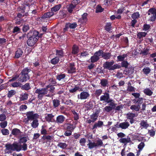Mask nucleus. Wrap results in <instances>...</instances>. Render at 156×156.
Instances as JSON below:
<instances>
[{"label": "nucleus", "mask_w": 156, "mask_h": 156, "mask_svg": "<svg viewBox=\"0 0 156 156\" xmlns=\"http://www.w3.org/2000/svg\"><path fill=\"white\" fill-rule=\"evenodd\" d=\"M69 28H70L69 26L68 23H66L63 29V33L64 34L65 33L66 31L68 30V29Z\"/></svg>", "instance_id": "obj_61"}, {"label": "nucleus", "mask_w": 156, "mask_h": 156, "mask_svg": "<svg viewBox=\"0 0 156 156\" xmlns=\"http://www.w3.org/2000/svg\"><path fill=\"white\" fill-rule=\"evenodd\" d=\"M118 124H117L115 126L118 128H121L122 129H126L130 125L129 124L128 122L120 123L119 125V127H118L116 126Z\"/></svg>", "instance_id": "obj_16"}, {"label": "nucleus", "mask_w": 156, "mask_h": 156, "mask_svg": "<svg viewBox=\"0 0 156 156\" xmlns=\"http://www.w3.org/2000/svg\"><path fill=\"white\" fill-rule=\"evenodd\" d=\"M77 124V121H73L72 123L71 122L64 123L62 126L64 130L65 131L64 132V135L67 136H71L72 132L76 128Z\"/></svg>", "instance_id": "obj_3"}, {"label": "nucleus", "mask_w": 156, "mask_h": 156, "mask_svg": "<svg viewBox=\"0 0 156 156\" xmlns=\"http://www.w3.org/2000/svg\"><path fill=\"white\" fill-rule=\"evenodd\" d=\"M60 101L57 99H54L52 101V103L53 107L56 108L59 106L60 105Z\"/></svg>", "instance_id": "obj_45"}, {"label": "nucleus", "mask_w": 156, "mask_h": 156, "mask_svg": "<svg viewBox=\"0 0 156 156\" xmlns=\"http://www.w3.org/2000/svg\"><path fill=\"white\" fill-rule=\"evenodd\" d=\"M54 14V12H48L44 13L42 17H41L42 19H45L48 18H50Z\"/></svg>", "instance_id": "obj_21"}, {"label": "nucleus", "mask_w": 156, "mask_h": 156, "mask_svg": "<svg viewBox=\"0 0 156 156\" xmlns=\"http://www.w3.org/2000/svg\"><path fill=\"white\" fill-rule=\"evenodd\" d=\"M151 14H152L150 17L149 20L151 22H154L156 19V8H151L148 10V15H150Z\"/></svg>", "instance_id": "obj_7"}, {"label": "nucleus", "mask_w": 156, "mask_h": 156, "mask_svg": "<svg viewBox=\"0 0 156 156\" xmlns=\"http://www.w3.org/2000/svg\"><path fill=\"white\" fill-rule=\"evenodd\" d=\"M41 139L44 140H47L48 141H50L52 140L53 139L52 136L50 135L46 136L45 135H44L42 137Z\"/></svg>", "instance_id": "obj_40"}, {"label": "nucleus", "mask_w": 156, "mask_h": 156, "mask_svg": "<svg viewBox=\"0 0 156 156\" xmlns=\"http://www.w3.org/2000/svg\"><path fill=\"white\" fill-rule=\"evenodd\" d=\"M129 63L128 62L127 59L122 62L121 63V67H124L127 68L128 67Z\"/></svg>", "instance_id": "obj_43"}, {"label": "nucleus", "mask_w": 156, "mask_h": 156, "mask_svg": "<svg viewBox=\"0 0 156 156\" xmlns=\"http://www.w3.org/2000/svg\"><path fill=\"white\" fill-rule=\"evenodd\" d=\"M20 82H15L12 83L11 84V87H20L22 84Z\"/></svg>", "instance_id": "obj_48"}, {"label": "nucleus", "mask_w": 156, "mask_h": 156, "mask_svg": "<svg viewBox=\"0 0 156 156\" xmlns=\"http://www.w3.org/2000/svg\"><path fill=\"white\" fill-rule=\"evenodd\" d=\"M27 37L38 40L39 39V32L36 30H30L27 34Z\"/></svg>", "instance_id": "obj_8"}, {"label": "nucleus", "mask_w": 156, "mask_h": 156, "mask_svg": "<svg viewBox=\"0 0 156 156\" xmlns=\"http://www.w3.org/2000/svg\"><path fill=\"white\" fill-rule=\"evenodd\" d=\"M99 113V111H97L90 115V119L93 121V122H94L98 119Z\"/></svg>", "instance_id": "obj_20"}, {"label": "nucleus", "mask_w": 156, "mask_h": 156, "mask_svg": "<svg viewBox=\"0 0 156 156\" xmlns=\"http://www.w3.org/2000/svg\"><path fill=\"white\" fill-rule=\"evenodd\" d=\"M102 90L99 89L95 91L94 94L96 96L98 97L102 94Z\"/></svg>", "instance_id": "obj_64"}, {"label": "nucleus", "mask_w": 156, "mask_h": 156, "mask_svg": "<svg viewBox=\"0 0 156 156\" xmlns=\"http://www.w3.org/2000/svg\"><path fill=\"white\" fill-rule=\"evenodd\" d=\"M93 106V104L92 102L90 101L87 102L85 105V107L87 110H90L91 109Z\"/></svg>", "instance_id": "obj_42"}, {"label": "nucleus", "mask_w": 156, "mask_h": 156, "mask_svg": "<svg viewBox=\"0 0 156 156\" xmlns=\"http://www.w3.org/2000/svg\"><path fill=\"white\" fill-rule=\"evenodd\" d=\"M1 132L3 135H8L9 134L8 129H3L1 130Z\"/></svg>", "instance_id": "obj_60"}, {"label": "nucleus", "mask_w": 156, "mask_h": 156, "mask_svg": "<svg viewBox=\"0 0 156 156\" xmlns=\"http://www.w3.org/2000/svg\"><path fill=\"white\" fill-rule=\"evenodd\" d=\"M109 98H110L109 94L108 93L105 92L104 93L103 95H102L100 97V101L106 102L107 100L109 99Z\"/></svg>", "instance_id": "obj_17"}, {"label": "nucleus", "mask_w": 156, "mask_h": 156, "mask_svg": "<svg viewBox=\"0 0 156 156\" xmlns=\"http://www.w3.org/2000/svg\"><path fill=\"white\" fill-rule=\"evenodd\" d=\"M100 56L101 57L106 60L110 59L111 56V54L109 52H105L102 50H99Z\"/></svg>", "instance_id": "obj_11"}, {"label": "nucleus", "mask_w": 156, "mask_h": 156, "mask_svg": "<svg viewBox=\"0 0 156 156\" xmlns=\"http://www.w3.org/2000/svg\"><path fill=\"white\" fill-rule=\"evenodd\" d=\"M30 29V27L29 25H24L23 27L22 30L23 32H26Z\"/></svg>", "instance_id": "obj_58"}, {"label": "nucleus", "mask_w": 156, "mask_h": 156, "mask_svg": "<svg viewBox=\"0 0 156 156\" xmlns=\"http://www.w3.org/2000/svg\"><path fill=\"white\" fill-rule=\"evenodd\" d=\"M23 51L20 48H18L16 51L15 57V58H18L20 57L22 55Z\"/></svg>", "instance_id": "obj_24"}, {"label": "nucleus", "mask_w": 156, "mask_h": 156, "mask_svg": "<svg viewBox=\"0 0 156 156\" xmlns=\"http://www.w3.org/2000/svg\"><path fill=\"white\" fill-rule=\"evenodd\" d=\"M119 141L120 143H122L126 145L127 143L131 141L130 138L128 136L127 138H121L120 139Z\"/></svg>", "instance_id": "obj_30"}, {"label": "nucleus", "mask_w": 156, "mask_h": 156, "mask_svg": "<svg viewBox=\"0 0 156 156\" xmlns=\"http://www.w3.org/2000/svg\"><path fill=\"white\" fill-rule=\"evenodd\" d=\"M39 125L38 121L37 119H34L31 123V125L32 127L34 128L37 127Z\"/></svg>", "instance_id": "obj_46"}, {"label": "nucleus", "mask_w": 156, "mask_h": 156, "mask_svg": "<svg viewBox=\"0 0 156 156\" xmlns=\"http://www.w3.org/2000/svg\"><path fill=\"white\" fill-rule=\"evenodd\" d=\"M76 72V68L75 67L74 63H70L69 64V68L68 70V73H73Z\"/></svg>", "instance_id": "obj_19"}, {"label": "nucleus", "mask_w": 156, "mask_h": 156, "mask_svg": "<svg viewBox=\"0 0 156 156\" xmlns=\"http://www.w3.org/2000/svg\"><path fill=\"white\" fill-rule=\"evenodd\" d=\"M140 16L139 12H134L131 16L132 18L133 19H138Z\"/></svg>", "instance_id": "obj_56"}, {"label": "nucleus", "mask_w": 156, "mask_h": 156, "mask_svg": "<svg viewBox=\"0 0 156 156\" xmlns=\"http://www.w3.org/2000/svg\"><path fill=\"white\" fill-rule=\"evenodd\" d=\"M59 61V58L58 56H56L52 58L51 60V63L53 65H56Z\"/></svg>", "instance_id": "obj_41"}, {"label": "nucleus", "mask_w": 156, "mask_h": 156, "mask_svg": "<svg viewBox=\"0 0 156 156\" xmlns=\"http://www.w3.org/2000/svg\"><path fill=\"white\" fill-rule=\"evenodd\" d=\"M16 93V91L14 90H11L8 91L7 94V97L9 98L12 97Z\"/></svg>", "instance_id": "obj_38"}, {"label": "nucleus", "mask_w": 156, "mask_h": 156, "mask_svg": "<svg viewBox=\"0 0 156 156\" xmlns=\"http://www.w3.org/2000/svg\"><path fill=\"white\" fill-rule=\"evenodd\" d=\"M21 89L22 90H28L31 89V87L29 83H26L21 87Z\"/></svg>", "instance_id": "obj_32"}, {"label": "nucleus", "mask_w": 156, "mask_h": 156, "mask_svg": "<svg viewBox=\"0 0 156 156\" xmlns=\"http://www.w3.org/2000/svg\"><path fill=\"white\" fill-rule=\"evenodd\" d=\"M62 5L60 4L55 5L51 9V11L54 12L58 11L61 7Z\"/></svg>", "instance_id": "obj_35"}, {"label": "nucleus", "mask_w": 156, "mask_h": 156, "mask_svg": "<svg viewBox=\"0 0 156 156\" xmlns=\"http://www.w3.org/2000/svg\"><path fill=\"white\" fill-rule=\"evenodd\" d=\"M100 84L103 87H105L107 86L108 84V80L105 79H102L101 80Z\"/></svg>", "instance_id": "obj_39"}, {"label": "nucleus", "mask_w": 156, "mask_h": 156, "mask_svg": "<svg viewBox=\"0 0 156 156\" xmlns=\"http://www.w3.org/2000/svg\"><path fill=\"white\" fill-rule=\"evenodd\" d=\"M72 112L73 115L74 120L75 121H77V123L78 122V120L79 119V116L78 113H77L74 110H72Z\"/></svg>", "instance_id": "obj_33"}, {"label": "nucleus", "mask_w": 156, "mask_h": 156, "mask_svg": "<svg viewBox=\"0 0 156 156\" xmlns=\"http://www.w3.org/2000/svg\"><path fill=\"white\" fill-rule=\"evenodd\" d=\"M21 31V29L18 27L16 26L13 28L12 32L13 33H20Z\"/></svg>", "instance_id": "obj_59"}, {"label": "nucleus", "mask_w": 156, "mask_h": 156, "mask_svg": "<svg viewBox=\"0 0 156 156\" xmlns=\"http://www.w3.org/2000/svg\"><path fill=\"white\" fill-rule=\"evenodd\" d=\"M31 71L30 69L26 67L23 69L19 75V78L18 81L20 83L26 82L30 79V76L28 73Z\"/></svg>", "instance_id": "obj_4"}, {"label": "nucleus", "mask_w": 156, "mask_h": 156, "mask_svg": "<svg viewBox=\"0 0 156 156\" xmlns=\"http://www.w3.org/2000/svg\"><path fill=\"white\" fill-rule=\"evenodd\" d=\"M65 117L63 115H59L56 117V119L55 120L54 122L60 124H62L65 121Z\"/></svg>", "instance_id": "obj_12"}, {"label": "nucleus", "mask_w": 156, "mask_h": 156, "mask_svg": "<svg viewBox=\"0 0 156 156\" xmlns=\"http://www.w3.org/2000/svg\"><path fill=\"white\" fill-rule=\"evenodd\" d=\"M55 89V87L54 86L50 84L46 86L44 88L37 89L36 90L35 93L38 94V99L41 100L44 96L47 97H51V94H48V92L49 91L50 92L53 93Z\"/></svg>", "instance_id": "obj_2"}, {"label": "nucleus", "mask_w": 156, "mask_h": 156, "mask_svg": "<svg viewBox=\"0 0 156 156\" xmlns=\"http://www.w3.org/2000/svg\"><path fill=\"white\" fill-rule=\"evenodd\" d=\"M149 49L147 48L145 49H144L140 53V54L141 55H143L146 56L148 54H149Z\"/></svg>", "instance_id": "obj_47"}, {"label": "nucleus", "mask_w": 156, "mask_h": 156, "mask_svg": "<svg viewBox=\"0 0 156 156\" xmlns=\"http://www.w3.org/2000/svg\"><path fill=\"white\" fill-rule=\"evenodd\" d=\"M56 55L59 58H61L63 57L64 52L62 50H58L57 49L56 50Z\"/></svg>", "instance_id": "obj_36"}, {"label": "nucleus", "mask_w": 156, "mask_h": 156, "mask_svg": "<svg viewBox=\"0 0 156 156\" xmlns=\"http://www.w3.org/2000/svg\"><path fill=\"white\" fill-rule=\"evenodd\" d=\"M140 127H142L141 129L143 128H144L145 129H147V128L149 127V125L147 123V121H145L144 120H142L140 123Z\"/></svg>", "instance_id": "obj_25"}, {"label": "nucleus", "mask_w": 156, "mask_h": 156, "mask_svg": "<svg viewBox=\"0 0 156 156\" xmlns=\"http://www.w3.org/2000/svg\"><path fill=\"white\" fill-rule=\"evenodd\" d=\"M79 51V47L76 44H74L72 47V54L73 55H76Z\"/></svg>", "instance_id": "obj_22"}, {"label": "nucleus", "mask_w": 156, "mask_h": 156, "mask_svg": "<svg viewBox=\"0 0 156 156\" xmlns=\"http://www.w3.org/2000/svg\"><path fill=\"white\" fill-rule=\"evenodd\" d=\"M126 72L128 73L129 74L131 75L133 74L134 73V68L131 66V67H128Z\"/></svg>", "instance_id": "obj_53"}, {"label": "nucleus", "mask_w": 156, "mask_h": 156, "mask_svg": "<svg viewBox=\"0 0 156 156\" xmlns=\"http://www.w3.org/2000/svg\"><path fill=\"white\" fill-rule=\"evenodd\" d=\"M27 141V137H22L20 136L19 143L14 142L12 144H6L5 145L6 149L5 150L6 153L8 154L11 152V151H20L22 150L26 151L27 150V145L26 143Z\"/></svg>", "instance_id": "obj_1"}, {"label": "nucleus", "mask_w": 156, "mask_h": 156, "mask_svg": "<svg viewBox=\"0 0 156 156\" xmlns=\"http://www.w3.org/2000/svg\"><path fill=\"white\" fill-rule=\"evenodd\" d=\"M44 126H42L41 127V134L45 135L48 134L47 131L46 129L44 128Z\"/></svg>", "instance_id": "obj_62"}, {"label": "nucleus", "mask_w": 156, "mask_h": 156, "mask_svg": "<svg viewBox=\"0 0 156 156\" xmlns=\"http://www.w3.org/2000/svg\"><path fill=\"white\" fill-rule=\"evenodd\" d=\"M127 54H124L122 55H119L117 57V61L118 62L123 61L125 60V58L127 57Z\"/></svg>", "instance_id": "obj_31"}, {"label": "nucleus", "mask_w": 156, "mask_h": 156, "mask_svg": "<svg viewBox=\"0 0 156 156\" xmlns=\"http://www.w3.org/2000/svg\"><path fill=\"white\" fill-rule=\"evenodd\" d=\"M142 71L145 74L147 75L150 73L151 69L149 67H146L143 69Z\"/></svg>", "instance_id": "obj_55"}, {"label": "nucleus", "mask_w": 156, "mask_h": 156, "mask_svg": "<svg viewBox=\"0 0 156 156\" xmlns=\"http://www.w3.org/2000/svg\"><path fill=\"white\" fill-rule=\"evenodd\" d=\"M27 37L28 40L27 41V44L28 46L32 47L34 46L36 44L38 40L30 37Z\"/></svg>", "instance_id": "obj_13"}, {"label": "nucleus", "mask_w": 156, "mask_h": 156, "mask_svg": "<svg viewBox=\"0 0 156 156\" xmlns=\"http://www.w3.org/2000/svg\"><path fill=\"white\" fill-rule=\"evenodd\" d=\"M57 146L65 150L67 149L68 144L65 143L59 142L58 143Z\"/></svg>", "instance_id": "obj_26"}, {"label": "nucleus", "mask_w": 156, "mask_h": 156, "mask_svg": "<svg viewBox=\"0 0 156 156\" xmlns=\"http://www.w3.org/2000/svg\"><path fill=\"white\" fill-rule=\"evenodd\" d=\"M143 92L145 94L148 96H151L153 94V92L149 88L144 89Z\"/></svg>", "instance_id": "obj_37"}, {"label": "nucleus", "mask_w": 156, "mask_h": 156, "mask_svg": "<svg viewBox=\"0 0 156 156\" xmlns=\"http://www.w3.org/2000/svg\"><path fill=\"white\" fill-rule=\"evenodd\" d=\"M19 78V75L18 74H16L15 75L13 76L12 77V78L9 80V82H12L15 81Z\"/></svg>", "instance_id": "obj_54"}, {"label": "nucleus", "mask_w": 156, "mask_h": 156, "mask_svg": "<svg viewBox=\"0 0 156 156\" xmlns=\"http://www.w3.org/2000/svg\"><path fill=\"white\" fill-rule=\"evenodd\" d=\"M28 96V94L27 93H24L20 95V96L19 98L20 101H21L27 100Z\"/></svg>", "instance_id": "obj_28"}, {"label": "nucleus", "mask_w": 156, "mask_h": 156, "mask_svg": "<svg viewBox=\"0 0 156 156\" xmlns=\"http://www.w3.org/2000/svg\"><path fill=\"white\" fill-rule=\"evenodd\" d=\"M140 107V105H132L131 106L130 109L133 110L136 112L139 111Z\"/></svg>", "instance_id": "obj_29"}, {"label": "nucleus", "mask_w": 156, "mask_h": 156, "mask_svg": "<svg viewBox=\"0 0 156 156\" xmlns=\"http://www.w3.org/2000/svg\"><path fill=\"white\" fill-rule=\"evenodd\" d=\"M66 76V74H61L58 75L56 76V79L59 81H60L62 79H64Z\"/></svg>", "instance_id": "obj_51"}, {"label": "nucleus", "mask_w": 156, "mask_h": 156, "mask_svg": "<svg viewBox=\"0 0 156 156\" xmlns=\"http://www.w3.org/2000/svg\"><path fill=\"white\" fill-rule=\"evenodd\" d=\"M111 25L112 23L110 22L106 23L105 27V30L108 32L112 30Z\"/></svg>", "instance_id": "obj_44"}, {"label": "nucleus", "mask_w": 156, "mask_h": 156, "mask_svg": "<svg viewBox=\"0 0 156 156\" xmlns=\"http://www.w3.org/2000/svg\"><path fill=\"white\" fill-rule=\"evenodd\" d=\"M76 7L74 6L72 4H70L67 6V9L68 12L69 13H72L73 11V9Z\"/></svg>", "instance_id": "obj_34"}, {"label": "nucleus", "mask_w": 156, "mask_h": 156, "mask_svg": "<svg viewBox=\"0 0 156 156\" xmlns=\"http://www.w3.org/2000/svg\"><path fill=\"white\" fill-rule=\"evenodd\" d=\"M147 33L145 32H140L137 34V36L139 39L145 37L147 35Z\"/></svg>", "instance_id": "obj_52"}, {"label": "nucleus", "mask_w": 156, "mask_h": 156, "mask_svg": "<svg viewBox=\"0 0 156 156\" xmlns=\"http://www.w3.org/2000/svg\"><path fill=\"white\" fill-rule=\"evenodd\" d=\"M68 23L69 25L70 28V29H75L77 26V24L76 22H74L73 23H70L69 22Z\"/></svg>", "instance_id": "obj_57"}, {"label": "nucleus", "mask_w": 156, "mask_h": 156, "mask_svg": "<svg viewBox=\"0 0 156 156\" xmlns=\"http://www.w3.org/2000/svg\"><path fill=\"white\" fill-rule=\"evenodd\" d=\"M114 62L113 60H111L110 62L107 61L104 63L103 67L104 69L109 70H113L116 69L121 68L120 65L118 64L113 65Z\"/></svg>", "instance_id": "obj_5"}, {"label": "nucleus", "mask_w": 156, "mask_h": 156, "mask_svg": "<svg viewBox=\"0 0 156 156\" xmlns=\"http://www.w3.org/2000/svg\"><path fill=\"white\" fill-rule=\"evenodd\" d=\"M88 14L87 13H84L81 15V17L78 20V23L82 25H85L88 21L87 17Z\"/></svg>", "instance_id": "obj_9"}, {"label": "nucleus", "mask_w": 156, "mask_h": 156, "mask_svg": "<svg viewBox=\"0 0 156 156\" xmlns=\"http://www.w3.org/2000/svg\"><path fill=\"white\" fill-rule=\"evenodd\" d=\"M136 116L135 113H129L126 114V117L128 119H133Z\"/></svg>", "instance_id": "obj_50"}, {"label": "nucleus", "mask_w": 156, "mask_h": 156, "mask_svg": "<svg viewBox=\"0 0 156 156\" xmlns=\"http://www.w3.org/2000/svg\"><path fill=\"white\" fill-rule=\"evenodd\" d=\"M90 95L88 92L83 91L80 93V97L79 95H78V98L79 99H80L81 100L86 99L89 97Z\"/></svg>", "instance_id": "obj_14"}, {"label": "nucleus", "mask_w": 156, "mask_h": 156, "mask_svg": "<svg viewBox=\"0 0 156 156\" xmlns=\"http://www.w3.org/2000/svg\"><path fill=\"white\" fill-rule=\"evenodd\" d=\"M89 143L87 144L88 148L90 149H91L94 147L101 146L103 145V143L102 140L101 139L97 140V143L92 142H90V140H89Z\"/></svg>", "instance_id": "obj_6"}, {"label": "nucleus", "mask_w": 156, "mask_h": 156, "mask_svg": "<svg viewBox=\"0 0 156 156\" xmlns=\"http://www.w3.org/2000/svg\"><path fill=\"white\" fill-rule=\"evenodd\" d=\"M34 112L33 111H29L27 112L26 113V115L27 116V121H28L30 120H33V113H34Z\"/></svg>", "instance_id": "obj_27"}, {"label": "nucleus", "mask_w": 156, "mask_h": 156, "mask_svg": "<svg viewBox=\"0 0 156 156\" xmlns=\"http://www.w3.org/2000/svg\"><path fill=\"white\" fill-rule=\"evenodd\" d=\"M22 133V132L19 129L17 128H14L12 130L10 136H11L12 135L16 136H20Z\"/></svg>", "instance_id": "obj_15"}, {"label": "nucleus", "mask_w": 156, "mask_h": 156, "mask_svg": "<svg viewBox=\"0 0 156 156\" xmlns=\"http://www.w3.org/2000/svg\"><path fill=\"white\" fill-rule=\"evenodd\" d=\"M100 55L99 50L96 51L93 56L91 57L90 60L92 63H94L97 62L100 59Z\"/></svg>", "instance_id": "obj_10"}, {"label": "nucleus", "mask_w": 156, "mask_h": 156, "mask_svg": "<svg viewBox=\"0 0 156 156\" xmlns=\"http://www.w3.org/2000/svg\"><path fill=\"white\" fill-rule=\"evenodd\" d=\"M104 125L103 122L101 121H98L97 122H95L92 128V129H97V128H101Z\"/></svg>", "instance_id": "obj_23"}, {"label": "nucleus", "mask_w": 156, "mask_h": 156, "mask_svg": "<svg viewBox=\"0 0 156 156\" xmlns=\"http://www.w3.org/2000/svg\"><path fill=\"white\" fill-rule=\"evenodd\" d=\"M104 10V8H102L101 5H98L96 8L95 12L96 13L101 12H102Z\"/></svg>", "instance_id": "obj_49"}, {"label": "nucleus", "mask_w": 156, "mask_h": 156, "mask_svg": "<svg viewBox=\"0 0 156 156\" xmlns=\"http://www.w3.org/2000/svg\"><path fill=\"white\" fill-rule=\"evenodd\" d=\"M54 115L52 114H47L45 116V119L46 121L48 122H54L55 119H53Z\"/></svg>", "instance_id": "obj_18"}, {"label": "nucleus", "mask_w": 156, "mask_h": 156, "mask_svg": "<svg viewBox=\"0 0 156 156\" xmlns=\"http://www.w3.org/2000/svg\"><path fill=\"white\" fill-rule=\"evenodd\" d=\"M80 87L79 86H75L74 88L70 89L69 92L71 93H74L76 92L77 90H79Z\"/></svg>", "instance_id": "obj_63"}]
</instances>
